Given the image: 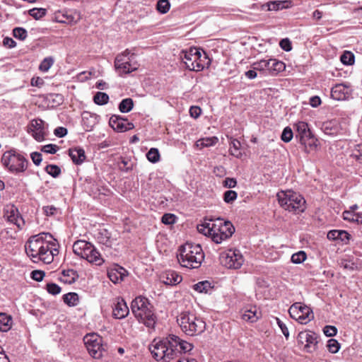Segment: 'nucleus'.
I'll return each mask as SVG.
<instances>
[{
  "label": "nucleus",
  "instance_id": "obj_1",
  "mask_svg": "<svg viewBox=\"0 0 362 362\" xmlns=\"http://www.w3.org/2000/svg\"><path fill=\"white\" fill-rule=\"evenodd\" d=\"M57 243L52 235L48 233H42L31 236L25 245L26 254L33 262L41 261L50 264L54 257L59 254Z\"/></svg>",
  "mask_w": 362,
  "mask_h": 362
},
{
  "label": "nucleus",
  "instance_id": "obj_2",
  "mask_svg": "<svg viewBox=\"0 0 362 362\" xmlns=\"http://www.w3.org/2000/svg\"><path fill=\"white\" fill-rule=\"evenodd\" d=\"M193 349V345L181 339L176 335L170 334L166 338L153 340L150 346V351L156 361L168 362L178 354L187 353Z\"/></svg>",
  "mask_w": 362,
  "mask_h": 362
},
{
  "label": "nucleus",
  "instance_id": "obj_3",
  "mask_svg": "<svg viewBox=\"0 0 362 362\" xmlns=\"http://www.w3.org/2000/svg\"><path fill=\"white\" fill-rule=\"evenodd\" d=\"M204 258L202 248L199 244L186 243L179 249L177 259L183 267L197 269L200 267Z\"/></svg>",
  "mask_w": 362,
  "mask_h": 362
},
{
  "label": "nucleus",
  "instance_id": "obj_4",
  "mask_svg": "<svg viewBox=\"0 0 362 362\" xmlns=\"http://www.w3.org/2000/svg\"><path fill=\"white\" fill-rule=\"evenodd\" d=\"M131 309L139 322L143 323L147 327H154L157 317L153 310V306L146 298L136 297L131 303Z\"/></svg>",
  "mask_w": 362,
  "mask_h": 362
},
{
  "label": "nucleus",
  "instance_id": "obj_5",
  "mask_svg": "<svg viewBox=\"0 0 362 362\" xmlns=\"http://www.w3.org/2000/svg\"><path fill=\"white\" fill-rule=\"evenodd\" d=\"M180 57L186 65V67L194 71H202L210 65L211 61L206 53L196 47H191L187 50H182Z\"/></svg>",
  "mask_w": 362,
  "mask_h": 362
},
{
  "label": "nucleus",
  "instance_id": "obj_6",
  "mask_svg": "<svg viewBox=\"0 0 362 362\" xmlns=\"http://www.w3.org/2000/svg\"><path fill=\"white\" fill-rule=\"evenodd\" d=\"M182 331L189 336L202 334L206 329V322L194 313L184 311L177 318Z\"/></svg>",
  "mask_w": 362,
  "mask_h": 362
},
{
  "label": "nucleus",
  "instance_id": "obj_7",
  "mask_svg": "<svg viewBox=\"0 0 362 362\" xmlns=\"http://www.w3.org/2000/svg\"><path fill=\"white\" fill-rule=\"evenodd\" d=\"M1 163L8 171L15 175L25 173L29 165L25 156L15 149L6 151L1 157Z\"/></svg>",
  "mask_w": 362,
  "mask_h": 362
},
{
  "label": "nucleus",
  "instance_id": "obj_8",
  "mask_svg": "<svg viewBox=\"0 0 362 362\" xmlns=\"http://www.w3.org/2000/svg\"><path fill=\"white\" fill-rule=\"evenodd\" d=\"M276 197L280 206L286 211L299 214L305 209V199L293 190L281 191Z\"/></svg>",
  "mask_w": 362,
  "mask_h": 362
},
{
  "label": "nucleus",
  "instance_id": "obj_9",
  "mask_svg": "<svg viewBox=\"0 0 362 362\" xmlns=\"http://www.w3.org/2000/svg\"><path fill=\"white\" fill-rule=\"evenodd\" d=\"M235 232L233 225L228 221H224L222 218L214 220V227L212 229V240L217 243H221L230 238Z\"/></svg>",
  "mask_w": 362,
  "mask_h": 362
},
{
  "label": "nucleus",
  "instance_id": "obj_10",
  "mask_svg": "<svg viewBox=\"0 0 362 362\" xmlns=\"http://www.w3.org/2000/svg\"><path fill=\"white\" fill-rule=\"evenodd\" d=\"M288 313L291 318L302 325H306L314 318L311 308L301 303H293L289 308Z\"/></svg>",
  "mask_w": 362,
  "mask_h": 362
},
{
  "label": "nucleus",
  "instance_id": "obj_11",
  "mask_svg": "<svg viewBox=\"0 0 362 362\" xmlns=\"http://www.w3.org/2000/svg\"><path fill=\"white\" fill-rule=\"evenodd\" d=\"M296 134V138L305 148H315L317 147V140L310 132L308 124L305 122H298L295 124Z\"/></svg>",
  "mask_w": 362,
  "mask_h": 362
},
{
  "label": "nucleus",
  "instance_id": "obj_12",
  "mask_svg": "<svg viewBox=\"0 0 362 362\" xmlns=\"http://www.w3.org/2000/svg\"><path fill=\"white\" fill-rule=\"evenodd\" d=\"M83 341L89 354L94 358H100L105 349L103 338L95 333H90L83 337Z\"/></svg>",
  "mask_w": 362,
  "mask_h": 362
},
{
  "label": "nucleus",
  "instance_id": "obj_13",
  "mask_svg": "<svg viewBox=\"0 0 362 362\" xmlns=\"http://www.w3.org/2000/svg\"><path fill=\"white\" fill-rule=\"evenodd\" d=\"M252 69L259 71L267 72L271 75H276L283 71L285 68V64L276 59H261L254 62L252 65Z\"/></svg>",
  "mask_w": 362,
  "mask_h": 362
},
{
  "label": "nucleus",
  "instance_id": "obj_14",
  "mask_svg": "<svg viewBox=\"0 0 362 362\" xmlns=\"http://www.w3.org/2000/svg\"><path fill=\"white\" fill-rule=\"evenodd\" d=\"M220 262L226 268L238 269L244 262L243 257L240 252L237 250H228L220 254Z\"/></svg>",
  "mask_w": 362,
  "mask_h": 362
},
{
  "label": "nucleus",
  "instance_id": "obj_15",
  "mask_svg": "<svg viewBox=\"0 0 362 362\" xmlns=\"http://www.w3.org/2000/svg\"><path fill=\"white\" fill-rule=\"evenodd\" d=\"M129 50L127 49L115 58V67L120 76L129 74L137 69L136 64L132 63V59L129 57Z\"/></svg>",
  "mask_w": 362,
  "mask_h": 362
},
{
  "label": "nucleus",
  "instance_id": "obj_16",
  "mask_svg": "<svg viewBox=\"0 0 362 362\" xmlns=\"http://www.w3.org/2000/svg\"><path fill=\"white\" fill-rule=\"evenodd\" d=\"M262 317V313L256 305H247L241 310V318L243 320L253 323Z\"/></svg>",
  "mask_w": 362,
  "mask_h": 362
},
{
  "label": "nucleus",
  "instance_id": "obj_17",
  "mask_svg": "<svg viewBox=\"0 0 362 362\" xmlns=\"http://www.w3.org/2000/svg\"><path fill=\"white\" fill-rule=\"evenodd\" d=\"M110 125L114 130L119 132H124L134 127V124L127 119L116 115L110 117Z\"/></svg>",
  "mask_w": 362,
  "mask_h": 362
},
{
  "label": "nucleus",
  "instance_id": "obj_18",
  "mask_svg": "<svg viewBox=\"0 0 362 362\" xmlns=\"http://www.w3.org/2000/svg\"><path fill=\"white\" fill-rule=\"evenodd\" d=\"M30 132L35 140L43 141L46 136L44 121L40 119H33L30 126Z\"/></svg>",
  "mask_w": 362,
  "mask_h": 362
},
{
  "label": "nucleus",
  "instance_id": "obj_19",
  "mask_svg": "<svg viewBox=\"0 0 362 362\" xmlns=\"http://www.w3.org/2000/svg\"><path fill=\"white\" fill-rule=\"evenodd\" d=\"M4 217L8 221L15 224L20 229L24 225V221L21 216L18 209L13 205L6 206Z\"/></svg>",
  "mask_w": 362,
  "mask_h": 362
},
{
  "label": "nucleus",
  "instance_id": "obj_20",
  "mask_svg": "<svg viewBox=\"0 0 362 362\" xmlns=\"http://www.w3.org/2000/svg\"><path fill=\"white\" fill-rule=\"evenodd\" d=\"M93 245L83 240H78L74 242L73 245L74 253L79 257L83 259L87 252L93 251Z\"/></svg>",
  "mask_w": 362,
  "mask_h": 362
},
{
  "label": "nucleus",
  "instance_id": "obj_21",
  "mask_svg": "<svg viewBox=\"0 0 362 362\" xmlns=\"http://www.w3.org/2000/svg\"><path fill=\"white\" fill-rule=\"evenodd\" d=\"M298 341L305 345V348L315 347L317 343L315 334L310 331L300 332L298 335Z\"/></svg>",
  "mask_w": 362,
  "mask_h": 362
},
{
  "label": "nucleus",
  "instance_id": "obj_22",
  "mask_svg": "<svg viewBox=\"0 0 362 362\" xmlns=\"http://www.w3.org/2000/svg\"><path fill=\"white\" fill-rule=\"evenodd\" d=\"M129 313V310L123 298H117L113 306V317L116 319H123L128 315Z\"/></svg>",
  "mask_w": 362,
  "mask_h": 362
},
{
  "label": "nucleus",
  "instance_id": "obj_23",
  "mask_svg": "<svg viewBox=\"0 0 362 362\" xmlns=\"http://www.w3.org/2000/svg\"><path fill=\"white\" fill-rule=\"evenodd\" d=\"M160 281L170 286H173L178 284L182 281V276L179 275L176 272L173 270H169L163 272L160 275Z\"/></svg>",
  "mask_w": 362,
  "mask_h": 362
},
{
  "label": "nucleus",
  "instance_id": "obj_24",
  "mask_svg": "<svg viewBox=\"0 0 362 362\" xmlns=\"http://www.w3.org/2000/svg\"><path fill=\"white\" fill-rule=\"evenodd\" d=\"M327 237L330 240H340L343 243L347 244L351 235L346 230H332L327 233Z\"/></svg>",
  "mask_w": 362,
  "mask_h": 362
},
{
  "label": "nucleus",
  "instance_id": "obj_25",
  "mask_svg": "<svg viewBox=\"0 0 362 362\" xmlns=\"http://www.w3.org/2000/svg\"><path fill=\"white\" fill-rule=\"evenodd\" d=\"M348 95V87L344 84L335 85L331 90V96L334 100H343Z\"/></svg>",
  "mask_w": 362,
  "mask_h": 362
},
{
  "label": "nucleus",
  "instance_id": "obj_26",
  "mask_svg": "<svg viewBox=\"0 0 362 362\" xmlns=\"http://www.w3.org/2000/svg\"><path fill=\"white\" fill-rule=\"evenodd\" d=\"M107 275L111 281L118 284L123 281L127 275V271L122 267L112 269L108 272Z\"/></svg>",
  "mask_w": 362,
  "mask_h": 362
},
{
  "label": "nucleus",
  "instance_id": "obj_27",
  "mask_svg": "<svg viewBox=\"0 0 362 362\" xmlns=\"http://www.w3.org/2000/svg\"><path fill=\"white\" fill-rule=\"evenodd\" d=\"M69 155L72 161L76 165L81 164L86 159L85 151L81 147L70 148L69 150Z\"/></svg>",
  "mask_w": 362,
  "mask_h": 362
},
{
  "label": "nucleus",
  "instance_id": "obj_28",
  "mask_svg": "<svg viewBox=\"0 0 362 362\" xmlns=\"http://www.w3.org/2000/svg\"><path fill=\"white\" fill-rule=\"evenodd\" d=\"M84 257V259H86L88 262L95 264L96 265H101L104 260L102 258L99 252L93 246V251L91 252H87Z\"/></svg>",
  "mask_w": 362,
  "mask_h": 362
},
{
  "label": "nucleus",
  "instance_id": "obj_29",
  "mask_svg": "<svg viewBox=\"0 0 362 362\" xmlns=\"http://www.w3.org/2000/svg\"><path fill=\"white\" fill-rule=\"evenodd\" d=\"M78 275L74 269L63 270L60 279L65 284H71L76 281Z\"/></svg>",
  "mask_w": 362,
  "mask_h": 362
},
{
  "label": "nucleus",
  "instance_id": "obj_30",
  "mask_svg": "<svg viewBox=\"0 0 362 362\" xmlns=\"http://www.w3.org/2000/svg\"><path fill=\"white\" fill-rule=\"evenodd\" d=\"M218 141V139L216 136L205 137L197 140L195 143V146L199 148H203L204 147H210L216 145Z\"/></svg>",
  "mask_w": 362,
  "mask_h": 362
},
{
  "label": "nucleus",
  "instance_id": "obj_31",
  "mask_svg": "<svg viewBox=\"0 0 362 362\" xmlns=\"http://www.w3.org/2000/svg\"><path fill=\"white\" fill-rule=\"evenodd\" d=\"M12 327V318L10 315L0 313V331L8 332Z\"/></svg>",
  "mask_w": 362,
  "mask_h": 362
},
{
  "label": "nucleus",
  "instance_id": "obj_32",
  "mask_svg": "<svg viewBox=\"0 0 362 362\" xmlns=\"http://www.w3.org/2000/svg\"><path fill=\"white\" fill-rule=\"evenodd\" d=\"M214 227V220H210L209 222H204L197 226V230L200 233L205 235H209L212 238V229Z\"/></svg>",
  "mask_w": 362,
  "mask_h": 362
},
{
  "label": "nucleus",
  "instance_id": "obj_33",
  "mask_svg": "<svg viewBox=\"0 0 362 362\" xmlns=\"http://www.w3.org/2000/svg\"><path fill=\"white\" fill-rule=\"evenodd\" d=\"M240 146L241 144L238 140L235 139H231L229 148L230 153L236 158L241 157L242 153L240 151Z\"/></svg>",
  "mask_w": 362,
  "mask_h": 362
},
{
  "label": "nucleus",
  "instance_id": "obj_34",
  "mask_svg": "<svg viewBox=\"0 0 362 362\" xmlns=\"http://www.w3.org/2000/svg\"><path fill=\"white\" fill-rule=\"evenodd\" d=\"M134 107V102L132 98L123 99L119 105V110L123 113L130 112Z\"/></svg>",
  "mask_w": 362,
  "mask_h": 362
},
{
  "label": "nucleus",
  "instance_id": "obj_35",
  "mask_svg": "<svg viewBox=\"0 0 362 362\" xmlns=\"http://www.w3.org/2000/svg\"><path fill=\"white\" fill-rule=\"evenodd\" d=\"M64 302L69 306H75L78 302V296L76 293H68L63 296Z\"/></svg>",
  "mask_w": 362,
  "mask_h": 362
},
{
  "label": "nucleus",
  "instance_id": "obj_36",
  "mask_svg": "<svg viewBox=\"0 0 362 362\" xmlns=\"http://www.w3.org/2000/svg\"><path fill=\"white\" fill-rule=\"evenodd\" d=\"M351 157L362 164V144H356L351 151Z\"/></svg>",
  "mask_w": 362,
  "mask_h": 362
},
{
  "label": "nucleus",
  "instance_id": "obj_37",
  "mask_svg": "<svg viewBox=\"0 0 362 362\" xmlns=\"http://www.w3.org/2000/svg\"><path fill=\"white\" fill-rule=\"evenodd\" d=\"M93 101L95 104L103 105L108 103L109 96L103 92H98L93 97Z\"/></svg>",
  "mask_w": 362,
  "mask_h": 362
},
{
  "label": "nucleus",
  "instance_id": "obj_38",
  "mask_svg": "<svg viewBox=\"0 0 362 362\" xmlns=\"http://www.w3.org/2000/svg\"><path fill=\"white\" fill-rule=\"evenodd\" d=\"M193 287L199 293H207L211 288V283L208 281H200Z\"/></svg>",
  "mask_w": 362,
  "mask_h": 362
},
{
  "label": "nucleus",
  "instance_id": "obj_39",
  "mask_svg": "<svg viewBox=\"0 0 362 362\" xmlns=\"http://www.w3.org/2000/svg\"><path fill=\"white\" fill-rule=\"evenodd\" d=\"M340 60L343 64L352 65L355 61L354 54L349 51H345L340 57Z\"/></svg>",
  "mask_w": 362,
  "mask_h": 362
},
{
  "label": "nucleus",
  "instance_id": "obj_40",
  "mask_svg": "<svg viewBox=\"0 0 362 362\" xmlns=\"http://www.w3.org/2000/svg\"><path fill=\"white\" fill-rule=\"evenodd\" d=\"M47 10L43 8H34L28 11V13L36 20H39L46 15Z\"/></svg>",
  "mask_w": 362,
  "mask_h": 362
},
{
  "label": "nucleus",
  "instance_id": "obj_41",
  "mask_svg": "<svg viewBox=\"0 0 362 362\" xmlns=\"http://www.w3.org/2000/svg\"><path fill=\"white\" fill-rule=\"evenodd\" d=\"M147 159L153 163H156L160 160V153L157 148H151L146 153Z\"/></svg>",
  "mask_w": 362,
  "mask_h": 362
},
{
  "label": "nucleus",
  "instance_id": "obj_42",
  "mask_svg": "<svg viewBox=\"0 0 362 362\" xmlns=\"http://www.w3.org/2000/svg\"><path fill=\"white\" fill-rule=\"evenodd\" d=\"M170 8V4L168 0H158L156 4V8L160 13H166Z\"/></svg>",
  "mask_w": 362,
  "mask_h": 362
},
{
  "label": "nucleus",
  "instance_id": "obj_43",
  "mask_svg": "<svg viewBox=\"0 0 362 362\" xmlns=\"http://www.w3.org/2000/svg\"><path fill=\"white\" fill-rule=\"evenodd\" d=\"M54 64V59L52 57H49L45 58L39 66V69L41 71L47 72Z\"/></svg>",
  "mask_w": 362,
  "mask_h": 362
},
{
  "label": "nucleus",
  "instance_id": "obj_44",
  "mask_svg": "<svg viewBox=\"0 0 362 362\" xmlns=\"http://www.w3.org/2000/svg\"><path fill=\"white\" fill-rule=\"evenodd\" d=\"M45 170L53 177H57L61 174V169L57 165H47Z\"/></svg>",
  "mask_w": 362,
  "mask_h": 362
},
{
  "label": "nucleus",
  "instance_id": "obj_45",
  "mask_svg": "<svg viewBox=\"0 0 362 362\" xmlns=\"http://www.w3.org/2000/svg\"><path fill=\"white\" fill-rule=\"evenodd\" d=\"M306 254L304 251H299L291 256V262L294 264H300L306 259Z\"/></svg>",
  "mask_w": 362,
  "mask_h": 362
},
{
  "label": "nucleus",
  "instance_id": "obj_46",
  "mask_svg": "<svg viewBox=\"0 0 362 362\" xmlns=\"http://www.w3.org/2000/svg\"><path fill=\"white\" fill-rule=\"evenodd\" d=\"M327 346L330 353L336 354L339 350L340 344L337 340L334 339H330L327 341Z\"/></svg>",
  "mask_w": 362,
  "mask_h": 362
},
{
  "label": "nucleus",
  "instance_id": "obj_47",
  "mask_svg": "<svg viewBox=\"0 0 362 362\" xmlns=\"http://www.w3.org/2000/svg\"><path fill=\"white\" fill-rule=\"evenodd\" d=\"M293 137V133L292 129L289 127H286L284 129L281 139L283 141L288 143L289 142Z\"/></svg>",
  "mask_w": 362,
  "mask_h": 362
},
{
  "label": "nucleus",
  "instance_id": "obj_48",
  "mask_svg": "<svg viewBox=\"0 0 362 362\" xmlns=\"http://www.w3.org/2000/svg\"><path fill=\"white\" fill-rule=\"evenodd\" d=\"M13 36L21 40H23L27 37V31L23 28H16L13 30Z\"/></svg>",
  "mask_w": 362,
  "mask_h": 362
},
{
  "label": "nucleus",
  "instance_id": "obj_49",
  "mask_svg": "<svg viewBox=\"0 0 362 362\" xmlns=\"http://www.w3.org/2000/svg\"><path fill=\"white\" fill-rule=\"evenodd\" d=\"M238 197V194L235 191L233 190H228L225 192L223 195V200L226 203H232L234 202Z\"/></svg>",
  "mask_w": 362,
  "mask_h": 362
},
{
  "label": "nucleus",
  "instance_id": "obj_50",
  "mask_svg": "<svg viewBox=\"0 0 362 362\" xmlns=\"http://www.w3.org/2000/svg\"><path fill=\"white\" fill-rule=\"evenodd\" d=\"M59 147L56 144H47L41 148V151L46 153L54 154L59 150Z\"/></svg>",
  "mask_w": 362,
  "mask_h": 362
},
{
  "label": "nucleus",
  "instance_id": "obj_51",
  "mask_svg": "<svg viewBox=\"0 0 362 362\" xmlns=\"http://www.w3.org/2000/svg\"><path fill=\"white\" fill-rule=\"evenodd\" d=\"M47 291L49 293L52 295H57L60 293L62 289L59 286L54 283H49L47 284Z\"/></svg>",
  "mask_w": 362,
  "mask_h": 362
},
{
  "label": "nucleus",
  "instance_id": "obj_52",
  "mask_svg": "<svg viewBox=\"0 0 362 362\" xmlns=\"http://www.w3.org/2000/svg\"><path fill=\"white\" fill-rule=\"evenodd\" d=\"M119 168L121 171L129 172L132 169V164L129 163V160L127 159H122L119 163Z\"/></svg>",
  "mask_w": 362,
  "mask_h": 362
},
{
  "label": "nucleus",
  "instance_id": "obj_53",
  "mask_svg": "<svg viewBox=\"0 0 362 362\" xmlns=\"http://www.w3.org/2000/svg\"><path fill=\"white\" fill-rule=\"evenodd\" d=\"M176 216L172 214H165L161 218L162 223L166 225H170L175 222Z\"/></svg>",
  "mask_w": 362,
  "mask_h": 362
},
{
  "label": "nucleus",
  "instance_id": "obj_54",
  "mask_svg": "<svg viewBox=\"0 0 362 362\" xmlns=\"http://www.w3.org/2000/svg\"><path fill=\"white\" fill-rule=\"evenodd\" d=\"M324 334L327 337H334L337 333V329L334 326L327 325L323 329Z\"/></svg>",
  "mask_w": 362,
  "mask_h": 362
},
{
  "label": "nucleus",
  "instance_id": "obj_55",
  "mask_svg": "<svg viewBox=\"0 0 362 362\" xmlns=\"http://www.w3.org/2000/svg\"><path fill=\"white\" fill-rule=\"evenodd\" d=\"M276 323H277L278 326L279 327V328L281 329L283 334L285 336V337L286 339H288L289 337V332H288L287 326L279 318L276 317Z\"/></svg>",
  "mask_w": 362,
  "mask_h": 362
},
{
  "label": "nucleus",
  "instance_id": "obj_56",
  "mask_svg": "<svg viewBox=\"0 0 362 362\" xmlns=\"http://www.w3.org/2000/svg\"><path fill=\"white\" fill-rule=\"evenodd\" d=\"M45 276V272L41 270H34L31 272V278L36 281H41Z\"/></svg>",
  "mask_w": 362,
  "mask_h": 362
},
{
  "label": "nucleus",
  "instance_id": "obj_57",
  "mask_svg": "<svg viewBox=\"0 0 362 362\" xmlns=\"http://www.w3.org/2000/svg\"><path fill=\"white\" fill-rule=\"evenodd\" d=\"M356 211H345L344 213H343V218L344 220L346 221H349L350 222H354V219L356 218Z\"/></svg>",
  "mask_w": 362,
  "mask_h": 362
},
{
  "label": "nucleus",
  "instance_id": "obj_58",
  "mask_svg": "<svg viewBox=\"0 0 362 362\" xmlns=\"http://www.w3.org/2000/svg\"><path fill=\"white\" fill-rule=\"evenodd\" d=\"M279 45L281 48L286 52L291 51L292 49L291 42L288 38L282 39Z\"/></svg>",
  "mask_w": 362,
  "mask_h": 362
},
{
  "label": "nucleus",
  "instance_id": "obj_59",
  "mask_svg": "<svg viewBox=\"0 0 362 362\" xmlns=\"http://www.w3.org/2000/svg\"><path fill=\"white\" fill-rule=\"evenodd\" d=\"M202 110L198 106H192L189 109V115L193 118H197L200 116Z\"/></svg>",
  "mask_w": 362,
  "mask_h": 362
},
{
  "label": "nucleus",
  "instance_id": "obj_60",
  "mask_svg": "<svg viewBox=\"0 0 362 362\" xmlns=\"http://www.w3.org/2000/svg\"><path fill=\"white\" fill-rule=\"evenodd\" d=\"M30 158L33 163L36 165H39L42 162V155L38 152H33L30 154Z\"/></svg>",
  "mask_w": 362,
  "mask_h": 362
},
{
  "label": "nucleus",
  "instance_id": "obj_61",
  "mask_svg": "<svg viewBox=\"0 0 362 362\" xmlns=\"http://www.w3.org/2000/svg\"><path fill=\"white\" fill-rule=\"evenodd\" d=\"M267 9L269 11H277L280 8H282L281 2L270 1L267 3Z\"/></svg>",
  "mask_w": 362,
  "mask_h": 362
},
{
  "label": "nucleus",
  "instance_id": "obj_62",
  "mask_svg": "<svg viewBox=\"0 0 362 362\" xmlns=\"http://www.w3.org/2000/svg\"><path fill=\"white\" fill-rule=\"evenodd\" d=\"M236 185L237 182L233 178L227 177L223 182V185L228 188H233Z\"/></svg>",
  "mask_w": 362,
  "mask_h": 362
},
{
  "label": "nucleus",
  "instance_id": "obj_63",
  "mask_svg": "<svg viewBox=\"0 0 362 362\" xmlns=\"http://www.w3.org/2000/svg\"><path fill=\"white\" fill-rule=\"evenodd\" d=\"M44 80L39 76L33 77L31 79V85L33 86L41 87L44 84Z\"/></svg>",
  "mask_w": 362,
  "mask_h": 362
},
{
  "label": "nucleus",
  "instance_id": "obj_64",
  "mask_svg": "<svg viewBox=\"0 0 362 362\" xmlns=\"http://www.w3.org/2000/svg\"><path fill=\"white\" fill-rule=\"evenodd\" d=\"M66 134L67 129L64 127H59L54 129V134L59 138L64 136Z\"/></svg>",
  "mask_w": 362,
  "mask_h": 362
}]
</instances>
